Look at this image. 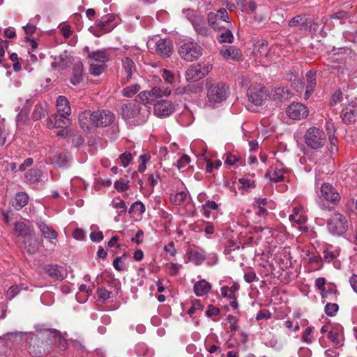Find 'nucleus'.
Segmentation results:
<instances>
[{"label":"nucleus","mask_w":357,"mask_h":357,"mask_svg":"<svg viewBox=\"0 0 357 357\" xmlns=\"http://www.w3.org/2000/svg\"><path fill=\"white\" fill-rule=\"evenodd\" d=\"M29 201V196L24 192H17L12 200V206L17 211L25 206Z\"/></svg>","instance_id":"24"},{"label":"nucleus","mask_w":357,"mask_h":357,"mask_svg":"<svg viewBox=\"0 0 357 357\" xmlns=\"http://www.w3.org/2000/svg\"><path fill=\"white\" fill-rule=\"evenodd\" d=\"M189 259L195 264H201L206 259V255L204 252H199L197 250H190L188 252Z\"/></svg>","instance_id":"34"},{"label":"nucleus","mask_w":357,"mask_h":357,"mask_svg":"<svg viewBox=\"0 0 357 357\" xmlns=\"http://www.w3.org/2000/svg\"><path fill=\"white\" fill-rule=\"evenodd\" d=\"M114 188L119 192H123L128 188V181L123 178H120L114 183Z\"/></svg>","instance_id":"56"},{"label":"nucleus","mask_w":357,"mask_h":357,"mask_svg":"<svg viewBox=\"0 0 357 357\" xmlns=\"http://www.w3.org/2000/svg\"><path fill=\"white\" fill-rule=\"evenodd\" d=\"M339 309L337 303H328L324 307L325 313L329 317H334L336 315Z\"/></svg>","instance_id":"47"},{"label":"nucleus","mask_w":357,"mask_h":357,"mask_svg":"<svg viewBox=\"0 0 357 357\" xmlns=\"http://www.w3.org/2000/svg\"><path fill=\"white\" fill-rule=\"evenodd\" d=\"M45 269L50 277L57 280H63L67 275L66 270L57 264H48Z\"/></svg>","instance_id":"14"},{"label":"nucleus","mask_w":357,"mask_h":357,"mask_svg":"<svg viewBox=\"0 0 357 357\" xmlns=\"http://www.w3.org/2000/svg\"><path fill=\"white\" fill-rule=\"evenodd\" d=\"M312 327H307L305 328V331L303 332L302 340L303 342L306 343H311L314 340V337L312 335Z\"/></svg>","instance_id":"59"},{"label":"nucleus","mask_w":357,"mask_h":357,"mask_svg":"<svg viewBox=\"0 0 357 357\" xmlns=\"http://www.w3.org/2000/svg\"><path fill=\"white\" fill-rule=\"evenodd\" d=\"M142 103L147 107L151 108L153 106V113L156 115V89L153 87L151 90H145L138 96Z\"/></svg>","instance_id":"10"},{"label":"nucleus","mask_w":357,"mask_h":357,"mask_svg":"<svg viewBox=\"0 0 357 357\" xmlns=\"http://www.w3.org/2000/svg\"><path fill=\"white\" fill-rule=\"evenodd\" d=\"M192 26L199 36L207 38L210 36V31L204 20L201 19L195 20L192 22Z\"/></svg>","instance_id":"27"},{"label":"nucleus","mask_w":357,"mask_h":357,"mask_svg":"<svg viewBox=\"0 0 357 357\" xmlns=\"http://www.w3.org/2000/svg\"><path fill=\"white\" fill-rule=\"evenodd\" d=\"M343 99V93L342 92L338 89L336 90L333 95L331 96L329 105L331 107L335 106L337 103L340 102Z\"/></svg>","instance_id":"49"},{"label":"nucleus","mask_w":357,"mask_h":357,"mask_svg":"<svg viewBox=\"0 0 357 357\" xmlns=\"http://www.w3.org/2000/svg\"><path fill=\"white\" fill-rule=\"evenodd\" d=\"M24 248L29 254L36 253L39 248L40 243L38 240L33 236H29L24 240Z\"/></svg>","instance_id":"25"},{"label":"nucleus","mask_w":357,"mask_h":357,"mask_svg":"<svg viewBox=\"0 0 357 357\" xmlns=\"http://www.w3.org/2000/svg\"><path fill=\"white\" fill-rule=\"evenodd\" d=\"M288 24L299 31H307L311 28L310 22L306 15H298L294 17L289 21Z\"/></svg>","instance_id":"13"},{"label":"nucleus","mask_w":357,"mask_h":357,"mask_svg":"<svg viewBox=\"0 0 357 357\" xmlns=\"http://www.w3.org/2000/svg\"><path fill=\"white\" fill-rule=\"evenodd\" d=\"M304 142L310 149H319L326 144V134L324 131L318 128L311 127L305 133Z\"/></svg>","instance_id":"3"},{"label":"nucleus","mask_w":357,"mask_h":357,"mask_svg":"<svg viewBox=\"0 0 357 357\" xmlns=\"http://www.w3.org/2000/svg\"><path fill=\"white\" fill-rule=\"evenodd\" d=\"M83 80V64L81 61L75 63L73 68V77L70 83L73 85L79 84Z\"/></svg>","instance_id":"23"},{"label":"nucleus","mask_w":357,"mask_h":357,"mask_svg":"<svg viewBox=\"0 0 357 357\" xmlns=\"http://www.w3.org/2000/svg\"><path fill=\"white\" fill-rule=\"evenodd\" d=\"M211 288V284L204 280H199L194 284V291L197 296L205 295Z\"/></svg>","instance_id":"30"},{"label":"nucleus","mask_w":357,"mask_h":357,"mask_svg":"<svg viewBox=\"0 0 357 357\" xmlns=\"http://www.w3.org/2000/svg\"><path fill=\"white\" fill-rule=\"evenodd\" d=\"M141 89V86L138 84H132L124 88L122 91L123 96L127 98H131L135 95Z\"/></svg>","instance_id":"43"},{"label":"nucleus","mask_w":357,"mask_h":357,"mask_svg":"<svg viewBox=\"0 0 357 357\" xmlns=\"http://www.w3.org/2000/svg\"><path fill=\"white\" fill-rule=\"evenodd\" d=\"M158 214L161 218L160 224L158 227H160V230L167 232L169 223L171 222L170 215L162 209L158 208Z\"/></svg>","instance_id":"32"},{"label":"nucleus","mask_w":357,"mask_h":357,"mask_svg":"<svg viewBox=\"0 0 357 357\" xmlns=\"http://www.w3.org/2000/svg\"><path fill=\"white\" fill-rule=\"evenodd\" d=\"M79 122L82 128H88L89 125H92V112L85 110L79 115Z\"/></svg>","instance_id":"33"},{"label":"nucleus","mask_w":357,"mask_h":357,"mask_svg":"<svg viewBox=\"0 0 357 357\" xmlns=\"http://www.w3.org/2000/svg\"><path fill=\"white\" fill-rule=\"evenodd\" d=\"M73 62V57L67 52L59 55V66L62 69H66L70 66Z\"/></svg>","instance_id":"42"},{"label":"nucleus","mask_w":357,"mask_h":357,"mask_svg":"<svg viewBox=\"0 0 357 357\" xmlns=\"http://www.w3.org/2000/svg\"><path fill=\"white\" fill-rule=\"evenodd\" d=\"M289 220L295 222L296 224H298L299 225H302L307 222L306 217H305L302 215H299L298 213L291 214L289 215Z\"/></svg>","instance_id":"58"},{"label":"nucleus","mask_w":357,"mask_h":357,"mask_svg":"<svg viewBox=\"0 0 357 357\" xmlns=\"http://www.w3.org/2000/svg\"><path fill=\"white\" fill-rule=\"evenodd\" d=\"M112 20V17L110 16L107 20L98 19L96 21L95 25L105 31H109L110 29H107V24Z\"/></svg>","instance_id":"54"},{"label":"nucleus","mask_w":357,"mask_h":357,"mask_svg":"<svg viewBox=\"0 0 357 357\" xmlns=\"http://www.w3.org/2000/svg\"><path fill=\"white\" fill-rule=\"evenodd\" d=\"M52 163L58 167H66L70 159V156L64 152H56L52 154L50 158Z\"/></svg>","instance_id":"20"},{"label":"nucleus","mask_w":357,"mask_h":357,"mask_svg":"<svg viewBox=\"0 0 357 357\" xmlns=\"http://www.w3.org/2000/svg\"><path fill=\"white\" fill-rule=\"evenodd\" d=\"M123 68L126 73L125 80L129 82L135 74H137L136 66L134 61L129 57L122 60Z\"/></svg>","instance_id":"19"},{"label":"nucleus","mask_w":357,"mask_h":357,"mask_svg":"<svg viewBox=\"0 0 357 357\" xmlns=\"http://www.w3.org/2000/svg\"><path fill=\"white\" fill-rule=\"evenodd\" d=\"M42 176V172L38 169H31L25 174V180L29 183H35L39 182L40 177Z\"/></svg>","instance_id":"35"},{"label":"nucleus","mask_w":357,"mask_h":357,"mask_svg":"<svg viewBox=\"0 0 357 357\" xmlns=\"http://www.w3.org/2000/svg\"><path fill=\"white\" fill-rule=\"evenodd\" d=\"M144 211V205L141 202H135L130 207L128 213L130 214L135 212H138L139 213H143Z\"/></svg>","instance_id":"52"},{"label":"nucleus","mask_w":357,"mask_h":357,"mask_svg":"<svg viewBox=\"0 0 357 357\" xmlns=\"http://www.w3.org/2000/svg\"><path fill=\"white\" fill-rule=\"evenodd\" d=\"M89 72L91 75L98 76L102 74L105 70V63H98L93 61H89Z\"/></svg>","instance_id":"40"},{"label":"nucleus","mask_w":357,"mask_h":357,"mask_svg":"<svg viewBox=\"0 0 357 357\" xmlns=\"http://www.w3.org/2000/svg\"><path fill=\"white\" fill-rule=\"evenodd\" d=\"M47 113L46 104H38L35 106L32 113V119L34 121H38L45 117Z\"/></svg>","instance_id":"36"},{"label":"nucleus","mask_w":357,"mask_h":357,"mask_svg":"<svg viewBox=\"0 0 357 357\" xmlns=\"http://www.w3.org/2000/svg\"><path fill=\"white\" fill-rule=\"evenodd\" d=\"M70 115H64L59 112L54 114V126L56 128H66L70 125Z\"/></svg>","instance_id":"29"},{"label":"nucleus","mask_w":357,"mask_h":357,"mask_svg":"<svg viewBox=\"0 0 357 357\" xmlns=\"http://www.w3.org/2000/svg\"><path fill=\"white\" fill-rule=\"evenodd\" d=\"M287 116L294 120H300L307 116V107L301 102H293L286 109Z\"/></svg>","instance_id":"7"},{"label":"nucleus","mask_w":357,"mask_h":357,"mask_svg":"<svg viewBox=\"0 0 357 357\" xmlns=\"http://www.w3.org/2000/svg\"><path fill=\"white\" fill-rule=\"evenodd\" d=\"M139 106L135 102L123 104L121 106V115L125 119H130L135 117L139 113Z\"/></svg>","instance_id":"15"},{"label":"nucleus","mask_w":357,"mask_h":357,"mask_svg":"<svg viewBox=\"0 0 357 357\" xmlns=\"http://www.w3.org/2000/svg\"><path fill=\"white\" fill-rule=\"evenodd\" d=\"M268 51V42L264 40L257 41L254 45L253 54L256 59H259V62L267 57Z\"/></svg>","instance_id":"16"},{"label":"nucleus","mask_w":357,"mask_h":357,"mask_svg":"<svg viewBox=\"0 0 357 357\" xmlns=\"http://www.w3.org/2000/svg\"><path fill=\"white\" fill-rule=\"evenodd\" d=\"M36 225L39 228L40 232L43 234L45 238L55 239L57 237V233L55 230L49 227L44 222L41 220H38Z\"/></svg>","instance_id":"26"},{"label":"nucleus","mask_w":357,"mask_h":357,"mask_svg":"<svg viewBox=\"0 0 357 357\" xmlns=\"http://www.w3.org/2000/svg\"><path fill=\"white\" fill-rule=\"evenodd\" d=\"M321 196L327 202L337 204L340 199V195L337 190L330 183L322 184L320 188Z\"/></svg>","instance_id":"8"},{"label":"nucleus","mask_w":357,"mask_h":357,"mask_svg":"<svg viewBox=\"0 0 357 357\" xmlns=\"http://www.w3.org/2000/svg\"><path fill=\"white\" fill-rule=\"evenodd\" d=\"M160 154L163 158H161V162H160V167H163L165 171L170 169L171 166H173L174 163L169 161H167V149L165 146H162L160 149Z\"/></svg>","instance_id":"41"},{"label":"nucleus","mask_w":357,"mask_h":357,"mask_svg":"<svg viewBox=\"0 0 357 357\" xmlns=\"http://www.w3.org/2000/svg\"><path fill=\"white\" fill-rule=\"evenodd\" d=\"M247 95L249 100L257 106L262 105L267 98L266 91L262 88L250 87Z\"/></svg>","instance_id":"11"},{"label":"nucleus","mask_w":357,"mask_h":357,"mask_svg":"<svg viewBox=\"0 0 357 357\" xmlns=\"http://www.w3.org/2000/svg\"><path fill=\"white\" fill-rule=\"evenodd\" d=\"M216 14H217V16L219 18L220 22H229V17L228 13L225 8H222L219 9Z\"/></svg>","instance_id":"64"},{"label":"nucleus","mask_w":357,"mask_h":357,"mask_svg":"<svg viewBox=\"0 0 357 357\" xmlns=\"http://www.w3.org/2000/svg\"><path fill=\"white\" fill-rule=\"evenodd\" d=\"M20 289L18 286H11L6 292V297L11 300L20 293Z\"/></svg>","instance_id":"63"},{"label":"nucleus","mask_w":357,"mask_h":357,"mask_svg":"<svg viewBox=\"0 0 357 357\" xmlns=\"http://www.w3.org/2000/svg\"><path fill=\"white\" fill-rule=\"evenodd\" d=\"M15 230L18 236L24 238L31 236L29 227L22 222H18L15 224Z\"/></svg>","instance_id":"38"},{"label":"nucleus","mask_w":357,"mask_h":357,"mask_svg":"<svg viewBox=\"0 0 357 357\" xmlns=\"http://www.w3.org/2000/svg\"><path fill=\"white\" fill-rule=\"evenodd\" d=\"M220 54L225 59L238 61L243 59L241 51L235 46H222L220 49Z\"/></svg>","instance_id":"12"},{"label":"nucleus","mask_w":357,"mask_h":357,"mask_svg":"<svg viewBox=\"0 0 357 357\" xmlns=\"http://www.w3.org/2000/svg\"><path fill=\"white\" fill-rule=\"evenodd\" d=\"M57 112L64 115H70L71 108L69 105L68 99L63 96H60L56 100Z\"/></svg>","instance_id":"28"},{"label":"nucleus","mask_w":357,"mask_h":357,"mask_svg":"<svg viewBox=\"0 0 357 357\" xmlns=\"http://www.w3.org/2000/svg\"><path fill=\"white\" fill-rule=\"evenodd\" d=\"M163 250L166 252V259L174 257L176 254V250L175 249L174 243L173 241H171L168 244L165 245L163 248Z\"/></svg>","instance_id":"51"},{"label":"nucleus","mask_w":357,"mask_h":357,"mask_svg":"<svg viewBox=\"0 0 357 357\" xmlns=\"http://www.w3.org/2000/svg\"><path fill=\"white\" fill-rule=\"evenodd\" d=\"M114 114L109 110H97L92 112V126L96 127H106L110 126L114 121Z\"/></svg>","instance_id":"5"},{"label":"nucleus","mask_w":357,"mask_h":357,"mask_svg":"<svg viewBox=\"0 0 357 357\" xmlns=\"http://www.w3.org/2000/svg\"><path fill=\"white\" fill-rule=\"evenodd\" d=\"M328 231L335 236H341L348 229V221L343 214L339 212L333 213L326 221Z\"/></svg>","instance_id":"2"},{"label":"nucleus","mask_w":357,"mask_h":357,"mask_svg":"<svg viewBox=\"0 0 357 357\" xmlns=\"http://www.w3.org/2000/svg\"><path fill=\"white\" fill-rule=\"evenodd\" d=\"M173 52V43L170 38L160 39L158 41V54L163 57H169Z\"/></svg>","instance_id":"18"},{"label":"nucleus","mask_w":357,"mask_h":357,"mask_svg":"<svg viewBox=\"0 0 357 357\" xmlns=\"http://www.w3.org/2000/svg\"><path fill=\"white\" fill-rule=\"evenodd\" d=\"M174 110L175 107L172 101L168 100H158V116H169Z\"/></svg>","instance_id":"17"},{"label":"nucleus","mask_w":357,"mask_h":357,"mask_svg":"<svg viewBox=\"0 0 357 357\" xmlns=\"http://www.w3.org/2000/svg\"><path fill=\"white\" fill-rule=\"evenodd\" d=\"M181 266V264L177 263H168L166 264V268L168 273L172 275H176Z\"/></svg>","instance_id":"55"},{"label":"nucleus","mask_w":357,"mask_h":357,"mask_svg":"<svg viewBox=\"0 0 357 357\" xmlns=\"http://www.w3.org/2000/svg\"><path fill=\"white\" fill-rule=\"evenodd\" d=\"M207 98L211 104L225 101L229 95V88L224 82H215L208 78L206 82Z\"/></svg>","instance_id":"1"},{"label":"nucleus","mask_w":357,"mask_h":357,"mask_svg":"<svg viewBox=\"0 0 357 357\" xmlns=\"http://www.w3.org/2000/svg\"><path fill=\"white\" fill-rule=\"evenodd\" d=\"M204 309L203 305L200 303L199 300H195L192 301V306L188 309V314L190 316H192L197 311L202 312Z\"/></svg>","instance_id":"53"},{"label":"nucleus","mask_w":357,"mask_h":357,"mask_svg":"<svg viewBox=\"0 0 357 357\" xmlns=\"http://www.w3.org/2000/svg\"><path fill=\"white\" fill-rule=\"evenodd\" d=\"M43 341L40 340L37 337H31L30 341L29 349L31 352L34 353L36 355H39L42 354V351L40 349L39 344H43Z\"/></svg>","instance_id":"45"},{"label":"nucleus","mask_w":357,"mask_h":357,"mask_svg":"<svg viewBox=\"0 0 357 357\" xmlns=\"http://www.w3.org/2000/svg\"><path fill=\"white\" fill-rule=\"evenodd\" d=\"M212 69V65L207 64L202 66L200 64L191 66L185 72V79L188 82H197L205 77Z\"/></svg>","instance_id":"6"},{"label":"nucleus","mask_w":357,"mask_h":357,"mask_svg":"<svg viewBox=\"0 0 357 357\" xmlns=\"http://www.w3.org/2000/svg\"><path fill=\"white\" fill-rule=\"evenodd\" d=\"M160 74L162 78L164 79L166 84H172L174 81V74L166 69H162L160 70Z\"/></svg>","instance_id":"50"},{"label":"nucleus","mask_w":357,"mask_h":357,"mask_svg":"<svg viewBox=\"0 0 357 357\" xmlns=\"http://www.w3.org/2000/svg\"><path fill=\"white\" fill-rule=\"evenodd\" d=\"M187 193L184 191H181L174 195V197L172 198V201L176 205H181L183 204L187 200Z\"/></svg>","instance_id":"48"},{"label":"nucleus","mask_w":357,"mask_h":357,"mask_svg":"<svg viewBox=\"0 0 357 357\" xmlns=\"http://www.w3.org/2000/svg\"><path fill=\"white\" fill-rule=\"evenodd\" d=\"M316 71L310 70L306 73L307 86L305 92V98H308L313 93L317 82H316Z\"/></svg>","instance_id":"22"},{"label":"nucleus","mask_w":357,"mask_h":357,"mask_svg":"<svg viewBox=\"0 0 357 357\" xmlns=\"http://www.w3.org/2000/svg\"><path fill=\"white\" fill-rule=\"evenodd\" d=\"M112 207L118 210V216L124 214L127 210V206L123 200L119 197L114 198L112 202Z\"/></svg>","instance_id":"39"},{"label":"nucleus","mask_w":357,"mask_h":357,"mask_svg":"<svg viewBox=\"0 0 357 357\" xmlns=\"http://www.w3.org/2000/svg\"><path fill=\"white\" fill-rule=\"evenodd\" d=\"M97 294L99 300L106 301L109 298L111 292L104 287H98L97 289Z\"/></svg>","instance_id":"60"},{"label":"nucleus","mask_w":357,"mask_h":357,"mask_svg":"<svg viewBox=\"0 0 357 357\" xmlns=\"http://www.w3.org/2000/svg\"><path fill=\"white\" fill-rule=\"evenodd\" d=\"M190 162V158L188 155H183L179 160H177L176 166L179 170L184 169Z\"/></svg>","instance_id":"57"},{"label":"nucleus","mask_w":357,"mask_h":357,"mask_svg":"<svg viewBox=\"0 0 357 357\" xmlns=\"http://www.w3.org/2000/svg\"><path fill=\"white\" fill-rule=\"evenodd\" d=\"M109 53L107 50H100L89 52V59L90 61L105 63L109 59Z\"/></svg>","instance_id":"21"},{"label":"nucleus","mask_w":357,"mask_h":357,"mask_svg":"<svg viewBox=\"0 0 357 357\" xmlns=\"http://www.w3.org/2000/svg\"><path fill=\"white\" fill-rule=\"evenodd\" d=\"M340 116L342 121L346 124L356 122L357 117V101H351L343 108Z\"/></svg>","instance_id":"9"},{"label":"nucleus","mask_w":357,"mask_h":357,"mask_svg":"<svg viewBox=\"0 0 357 357\" xmlns=\"http://www.w3.org/2000/svg\"><path fill=\"white\" fill-rule=\"evenodd\" d=\"M50 335L55 340V343L61 350H66L68 348V343L65 338L61 335L59 331L56 329H52L50 331Z\"/></svg>","instance_id":"31"},{"label":"nucleus","mask_w":357,"mask_h":357,"mask_svg":"<svg viewBox=\"0 0 357 357\" xmlns=\"http://www.w3.org/2000/svg\"><path fill=\"white\" fill-rule=\"evenodd\" d=\"M151 156L149 154L146 153L139 156L141 164L138 167V171L139 172H144L146 169V163L150 160Z\"/></svg>","instance_id":"61"},{"label":"nucleus","mask_w":357,"mask_h":357,"mask_svg":"<svg viewBox=\"0 0 357 357\" xmlns=\"http://www.w3.org/2000/svg\"><path fill=\"white\" fill-rule=\"evenodd\" d=\"M220 33L218 35V40L220 43H231L234 40V36L231 31L228 29H218Z\"/></svg>","instance_id":"37"},{"label":"nucleus","mask_w":357,"mask_h":357,"mask_svg":"<svg viewBox=\"0 0 357 357\" xmlns=\"http://www.w3.org/2000/svg\"><path fill=\"white\" fill-rule=\"evenodd\" d=\"M288 96V91L284 88H277L275 89L272 93L273 99L275 100H284Z\"/></svg>","instance_id":"44"},{"label":"nucleus","mask_w":357,"mask_h":357,"mask_svg":"<svg viewBox=\"0 0 357 357\" xmlns=\"http://www.w3.org/2000/svg\"><path fill=\"white\" fill-rule=\"evenodd\" d=\"M208 24L213 27V29H220V21L217 16V14L211 12L208 15Z\"/></svg>","instance_id":"46"},{"label":"nucleus","mask_w":357,"mask_h":357,"mask_svg":"<svg viewBox=\"0 0 357 357\" xmlns=\"http://www.w3.org/2000/svg\"><path fill=\"white\" fill-rule=\"evenodd\" d=\"M178 54L183 60L191 62L197 60L203 54V48L196 42L190 40L181 44Z\"/></svg>","instance_id":"4"},{"label":"nucleus","mask_w":357,"mask_h":357,"mask_svg":"<svg viewBox=\"0 0 357 357\" xmlns=\"http://www.w3.org/2000/svg\"><path fill=\"white\" fill-rule=\"evenodd\" d=\"M238 182L242 185V188L243 190H248L249 188H254L256 186L255 181H250L245 178H239Z\"/></svg>","instance_id":"62"}]
</instances>
